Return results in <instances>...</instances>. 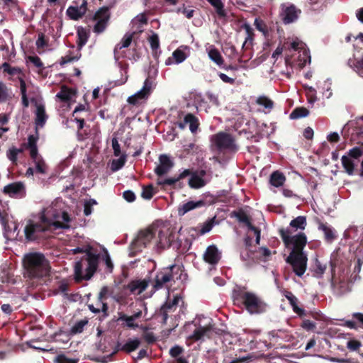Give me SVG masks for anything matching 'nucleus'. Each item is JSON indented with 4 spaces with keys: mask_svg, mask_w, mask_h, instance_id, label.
<instances>
[{
    "mask_svg": "<svg viewBox=\"0 0 363 363\" xmlns=\"http://www.w3.org/2000/svg\"><path fill=\"white\" fill-rule=\"evenodd\" d=\"M220 258L218 248L215 245H210L206 248L203 255V259L206 262L216 264L219 262Z\"/></svg>",
    "mask_w": 363,
    "mask_h": 363,
    "instance_id": "22",
    "label": "nucleus"
},
{
    "mask_svg": "<svg viewBox=\"0 0 363 363\" xmlns=\"http://www.w3.org/2000/svg\"><path fill=\"white\" fill-rule=\"evenodd\" d=\"M103 261L104 262L106 266L107 271L108 272H112L113 269V264L111 261V257L108 251L106 249L104 250Z\"/></svg>",
    "mask_w": 363,
    "mask_h": 363,
    "instance_id": "54",
    "label": "nucleus"
},
{
    "mask_svg": "<svg viewBox=\"0 0 363 363\" xmlns=\"http://www.w3.org/2000/svg\"><path fill=\"white\" fill-rule=\"evenodd\" d=\"M190 55V48L186 45L179 46L175 50L172 55V57H169L166 61L167 65H170L173 62L176 64L184 62Z\"/></svg>",
    "mask_w": 363,
    "mask_h": 363,
    "instance_id": "15",
    "label": "nucleus"
},
{
    "mask_svg": "<svg viewBox=\"0 0 363 363\" xmlns=\"http://www.w3.org/2000/svg\"><path fill=\"white\" fill-rule=\"evenodd\" d=\"M244 28L246 32L247 36L245 37V42L242 44V48L245 49L250 48L252 45L253 41V30L248 24L244 25Z\"/></svg>",
    "mask_w": 363,
    "mask_h": 363,
    "instance_id": "39",
    "label": "nucleus"
},
{
    "mask_svg": "<svg viewBox=\"0 0 363 363\" xmlns=\"http://www.w3.org/2000/svg\"><path fill=\"white\" fill-rule=\"evenodd\" d=\"M97 204V201L94 199H90L89 200L85 201L84 205V214L86 216L91 215L93 211V206Z\"/></svg>",
    "mask_w": 363,
    "mask_h": 363,
    "instance_id": "52",
    "label": "nucleus"
},
{
    "mask_svg": "<svg viewBox=\"0 0 363 363\" xmlns=\"http://www.w3.org/2000/svg\"><path fill=\"white\" fill-rule=\"evenodd\" d=\"M290 48L298 51V57L296 63L294 65L298 68H303L311 63V55L306 45L298 38H293L290 40Z\"/></svg>",
    "mask_w": 363,
    "mask_h": 363,
    "instance_id": "8",
    "label": "nucleus"
},
{
    "mask_svg": "<svg viewBox=\"0 0 363 363\" xmlns=\"http://www.w3.org/2000/svg\"><path fill=\"white\" fill-rule=\"evenodd\" d=\"M28 65H33L37 67H40L43 65L41 60L39 57L36 55H30L26 59Z\"/></svg>",
    "mask_w": 363,
    "mask_h": 363,
    "instance_id": "55",
    "label": "nucleus"
},
{
    "mask_svg": "<svg viewBox=\"0 0 363 363\" xmlns=\"http://www.w3.org/2000/svg\"><path fill=\"white\" fill-rule=\"evenodd\" d=\"M139 305L140 307L136 308L135 311H133L131 315H128L123 312H118L117 321L121 323L122 327L130 329H136L139 327V325L135 323V320L143 316L142 308L145 306V303L140 302Z\"/></svg>",
    "mask_w": 363,
    "mask_h": 363,
    "instance_id": "10",
    "label": "nucleus"
},
{
    "mask_svg": "<svg viewBox=\"0 0 363 363\" xmlns=\"http://www.w3.org/2000/svg\"><path fill=\"white\" fill-rule=\"evenodd\" d=\"M231 217H235L240 223H245L249 230H254L255 225L252 224L250 217L242 209L233 211L231 213Z\"/></svg>",
    "mask_w": 363,
    "mask_h": 363,
    "instance_id": "27",
    "label": "nucleus"
},
{
    "mask_svg": "<svg viewBox=\"0 0 363 363\" xmlns=\"http://www.w3.org/2000/svg\"><path fill=\"white\" fill-rule=\"evenodd\" d=\"M126 161V155H123L118 160H113L111 162V169L113 172H116L121 169Z\"/></svg>",
    "mask_w": 363,
    "mask_h": 363,
    "instance_id": "50",
    "label": "nucleus"
},
{
    "mask_svg": "<svg viewBox=\"0 0 363 363\" xmlns=\"http://www.w3.org/2000/svg\"><path fill=\"white\" fill-rule=\"evenodd\" d=\"M176 234L170 228L161 229L158 233L157 247L162 249L168 248L174 244Z\"/></svg>",
    "mask_w": 363,
    "mask_h": 363,
    "instance_id": "14",
    "label": "nucleus"
},
{
    "mask_svg": "<svg viewBox=\"0 0 363 363\" xmlns=\"http://www.w3.org/2000/svg\"><path fill=\"white\" fill-rule=\"evenodd\" d=\"M75 91L68 86L63 85L62 86L60 91L56 94V97L59 99L62 102L67 103L71 99Z\"/></svg>",
    "mask_w": 363,
    "mask_h": 363,
    "instance_id": "28",
    "label": "nucleus"
},
{
    "mask_svg": "<svg viewBox=\"0 0 363 363\" xmlns=\"http://www.w3.org/2000/svg\"><path fill=\"white\" fill-rule=\"evenodd\" d=\"M25 186L24 184L21 182H13L6 185L4 187L3 192L5 194H8L11 197L16 196L22 194L24 192Z\"/></svg>",
    "mask_w": 363,
    "mask_h": 363,
    "instance_id": "20",
    "label": "nucleus"
},
{
    "mask_svg": "<svg viewBox=\"0 0 363 363\" xmlns=\"http://www.w3.org/2000/svg\"><path fill=\"white\" fill-rule=\"evenodd\" d=\"M35 164V172L39 174H45L47 173L48 167L42 157L33 160Z\"/></svg>",
    "mask_w": 363,
    "mask_h": 363,
    "instance_id": "44",
    "label": "nucleus"
},
{
    "mask_svg": "<svg viewBox=\"0 0 363 363\" xmlns=\"http://www.w3.org/2000/svg\"><path fill=\"white\" fill-rule=\"evenodd\" d=\"M208 56L217 66H221L223 64V58L219 50L214 45H209L206 48Z\"/></svg>",
    "mask_w": 363,
    "mask_h": 363,
    "instance_id": "26",
    "label": "nucleus"
},
{
    "mask_svg": "<svg viewBox=\"0 0 363 363\" xmlns=\"http://www.w3.org/2000/svg\"><path fill=\"white\" fill-rule=\"evenodd\" d=\"M88 324L86 319H82L77 321L71 328L72 334H79L83 332L84 328Z\"/></svg>",
    "mask_w": 363,
    "mask_h": 363,
    "instance_id": "47",
    "label": "nucleus"
},
{
    "mask_svg": "<svg viewBox=\"0 0 363 363\" xmlns=\"http://www.w3.org/2000/svg\"><path fill=\"white\" fill-rule=\"evenodd\" d=\"M9 98V91L6 86L0 82V102H5Z\"/></svg>",
    "mask_w": 363,
    "mask_h": 363,
    "instance_id": "61",
    "label": "nucleus"
},
{
    "mask_svg": "<svg viewBox=\"0 0 363 363\" xmlns=\"http://www.w3.org/2000/svg\"><path fill=\"white\" fill-rule=\"evenodd\" d=\"M179 273V277H176L177 279L180 278L182 274L180 267L176 264H172L167 267L161 269L156 273L154 282L152 284L154 291L160 290L164 287V286L172 281H174L175 275Z\"/></svg>",
    "mask_w": 363,
    "mask_h": 363,
    "instance_id": "7",
    "label": "nucleus"
},
{
    "mask_svg": "<svg viewBox=\"0 0 363 363\" xmlns=\"http://www.w3.org/2000/svg\"><path fill=\"white\" fill-rule=\"evenodd\" d=\"M347 156L350 157L354 161L356 160H358L359 157L363 156V148L361 147H354L347 152Z\"/></svg>",
    "mask_w": 363,
    "mask_h": 363,
    "instance_id": "49",
    "label": "nucleus"
},
{
    "mask_svg": "<svg viewBox=\"0 0 363 363\" xmlns=\"http://www.w3.org/2000/svg\"><path fill=\"white\" fill-rule=\"evenodd\" d=\"M149 279H135L132 280L129 284L125 286V289H128L131 293L137 292L138 294H141L146 290L149 285Z\"/></svg>",
    "mask_w": 363,
    "mask_h": 363,
    "instance_id": "18",
    "label": "nucleus"
},
{
    "mask_svg": "<svg viewBox=\"0 0 363 363\" xmlns=\"http://www.w3.org/2000/svg\"><path fill=\"white\" fill-rule=\"evenodd\" d=\"M140 345V340L138 338L128 339L127 342L123 345V352L128 354L136 350Z\"/></svg>",
    "mask_w": 363,
    "mask_h": 363,
    "instance_id": "35",
    "label": "nucleus"
},
{
    "mask_svg": "<svg viewBox=\"0 0 363 363\" xmlns=\"http://www.w3.org/2000/svg\"><path fill=\"white\" fill-rule=\"evenodd\" d=\"M52 225L63 227L59 221H52L48 218L44 213L40 217V221L35 223L28 220L24 228L25 237L28 241H35L40 238L41 234L50 229Z\"/></svg>",
    "mask_w": 363,
    "mask_h": 363,
    "instance_id": "5",
    "label": "nucleus"
},
{
    "mask_svg": "<svg viewBox=\"0 0 363 363\" xmlns=\"http://www.w3.org/2000/svg\"><path fill=\"white\" fill-rule=\"evenodd\" d=\"M291 231L289 229L282 228L279 230V234L284 246L291 250L285 261L290 264L293 272L297 277H301L307 269L308 256L303 251L307 244V237L303 232L294 236H291Z\"/></svg>",
    "mask_w": 363,
    "mask_h": 363,
    "instance_id": "1",
    "label": "nucleus"
},
{
    "mask_svg": "<svg viewBox=\"0 0 363 363\" xmlns=\"http://www.w3.org/2000/svg\"><path fill=\"white\" fill-rule=\"evenodd\" d=\"M214 219H215V218H213L211 219L210 220H208L203 223L201 229L200 230L201 235H203V234L209 232L212 229V228L213 226Z\"/></svg>",
    "mask_w": 363,
    "mask_h": 363,
    "instance_id": "63",
    "label": "nucleus"
},
{
    "mask_svg": "<svg viewBox=\"0 0 363 363\" xmlns=\"http://www.w3.org/2000/svg\"><path fill=\"white\" fill-rule=\"evenodd\" d=\"M169 313H170L167 311H165L162 307L160 308L159 311H157L156 312V315L161 318V320H160V322L162 325H166L167 324V319L169 318Z\"/></svg>",
    "mask_w": 363,
    "mask_h": 363,
    "instance_id": "58",
    "label": "nucleus"
},
{
    "mask_svg": "<svg viewBox=\"0 0 363 363\" xmlns=\"http://www.w3.org/2000/svg\"><path fill=\"white\" fill-rule=\"evenodd\" d=\"M355 128L358 136L363 138V116L357 120Z\"/></svg>",
    "mask_w": 363,
    "mask_h": 363,
    "instance_id": "64",
    "label": "nucleus"
},
{
    "mask_svg": "<svg viewBox=\"0 0 363 363\" xmlns=\"http://www.w3.org/2000/svg\"><path fill=\"white\" fill-rule=\"evenodd\" d=\"M4 231L7 233L11 234L17 231L18 224L16 221L9 222V218L6 220V223L1 224Z\"/></svg>",
    "mask_w": 363,
    "mask_h": 363,
    "instance_id": "48",
    "label": "nucleus"
},
{
    "mask_svg": "<svg viewBox=\"0 0 363 363\" xmlns=\"http://www.w3.org/2000/svg\"><path fill=\"white\" fill-rule=\"evenodd\" d=\"M133 33H127L124 35L123 38L121 39V42L118 43L114 49V53L116 56L118 55V50H121L122 48H128L133 40Z\"/></svg>",
    "mask_w": 363,
    "mask_h": 363,
    "instance_id": "33",
    "label": "nucleus"
},
{
    "mask_svg": "<svg viewBox=\"0 0 363 363\" xmlns=\"http://www.w3.org/2000/svg\"><path fill=\"white\" fill-rule=\"evenodd\" d=\"M22 152L23 149L16 148V147L12 146L6 151V157L13 164H16L18 160V155Z\"/></svg>",
    "mask_w": 363,
    "mask_h": 363,
    "instance_id": "43",
    "label": "nucleus"
},
{
    "mask_svg": "<svg viewBox=\"0 0 363 363\" xmlns=\"http://www.w3.org/2000/svg\"><path fill=\"white\" fill-rule=\"evenodd\" d=\"M301 326L307 331H314L316 328L315 323L308 319H303Z\"/></svg>",
    "mask_w": 363,
    "mask_h": 363,
    "instance_id": "57",
    "label": "nucleus"
},
{
    "mask_svg": "<svg viewBox=\"0 0 363 363\" xmlns=\"http://www.w3.org/2000/svg\"><path fill=\"white\" fill-rule=\"evenodd\" d=\"M79 5H72L67 9V15L72 20L81 18L86 11V1L79 0Z\"/></svg>",
    "mask_w": 363,
    "mask_h": 363,
    "instance_id": "16",
    "label": "nucleus"
},
{
    "mask_svg": "<svg viewBox=\"0 0 363 363\" xmlns=\"http://www.w3.org/2000/svg\"><path fill=\"white\" fill-rule=\"evenodd\" d=\"M212 6L214 7L218 16L220 18L226 16V12L224 9L223 4L221 0H207Z\"/></svg>",
    "mask_w": 363,
    "mask_h": 363,
    "instance_id": "41",
    "label": "nucleus"
},
{
    "mask_svg": "<svg viewBox=\"0 0 363 363\" xmlns=\"http://www.w3.org/2000/svg\"><path fill=\"white\" fill-rule=\"evenodd\" d=\"M255 26L256 28L259 31L262 32L264 35H266L267 34V33H268L267 28L263 21H262L259 18H255Z\"/></svg>",
    "mask_w": 363,
    "mask_h": 363,
    "instance_id": "60",
    "label": "nucleus"
},
{
    "mask_svg": "<svg viewBox=\"0 0 363 363\" xmlns=\"http://www.w3.org/2000/svg\"><path fill=\"white\" fill-rule=\"evenodd\" d=\"M362 346L360 341L357 340H350L347 342V347L350 351H357Z\"/></svg>",
    "mask_w": 363,
    "mask_h": 363,
    "instance_id": "59",
    "label": "nucleus"
},
{
    "mask_svg": "<svg viewBox=\"0 0 363 363\" xmlns=\"http://www.w3.org/2000/svg\"><path fill=\"white\" fill-rule=\"evenodd\" d=\"M47 115L45 113V107L43 105H38L36 108V119L35 123L38 125L43 126L46 120H47Z\"/></svg>",
    "mask_w": 363,
    "mask_h": 363,
    "instance_id": "38",
    "label": "nucleus"
},
{
    "mask_svg": "<svg viewBox=\"0 0 363 363\" xmlns=\"http://www.w3.org/2000/svg\"><path fill=\"white\" fill-rule=\"evenodd\" d=\"M36 47L38 50H43L47 46L48 42L45 38V35L43 33L38 35V38L35 43Z\"/></svg>",
    "mask_w": 363,
    "mask_h": 363,
    "instance_id": "62",
    "label": "nucleus"
},
{
    "mask_svg": "<svg viewBox=\"0 0 363 363\" xmlns=\"http://www.w3.org/2000/svg\"><path fill=\"white\" fill-rule=\"evenodd\" d=\"M341 162L345 172L348 175H353L357 165L355 161L347 155H343L341 158Z\"/></svg>",
    "mask_w": 363,
    "mask_h": 363,
    "instance_id": "29",
    "label": "nucleus"
},
{
    "mask_svg": "<svg viewBox=\"0 0 363 363\" xmlns=\"http://www.w3.org/2000/svg\"><path fill=\"white\" fill-rule=\"evenodd\" d=\"M233 299L235 305L243 306L250 314L265 313L268 306L262 297L245 289L234 290Z\"/></svg>",
    "mask_w": 363,
    "mask_h": 363,
    "instance_id": "3",
    "label": "nucleus"
},
{
    "mask_svg": "<svg viewBox=\"0 0 363 363\" xmlns=\"http://www.w3.org/2000/svg\"><path fill=\"white\" fill-rule=\"evenodd\" d=\"M77 45L79 48H82L87 42L89 38V31L82 27L77 28Z\"/></svg>",
    "mask_w": 363,
    "mask_h": 363,
    "instance_id": "36",
    "label": "nucleus"
},
{
    "mask_svg": "<svg viewBox=\"0 0 363 363\" xmlns=\"http://www.w3.org/2000/svg\"><path fill=\"white\" fill-rule=\"evenodd\" d=\"M304 89L306 91V96L308 103L313 104L317 100L316 91L312 86H304Z\"/></svg>",
    "mask_w": 363,
    "mask_h": 363,
    "instance_id": "53",
    "label": "nucleus"
},
{
    "mask_svg": "<svg viewBox=\"0 0 363 363\" xmlns=\"http://www.w3.org/2000/svg\"><path fill=\"white\" fill-rule=\"evenodd\" d=\"M155 233L152 230L147 229L140 232L138 238L132 242L131 250L133 253L142 251V249L146 247L147 245L154 238Z\"/></svg>",
    "mask_w": 363,
    "mask_h": 363,
    "instance_id": "12",
    "label": "nucleus"
},
{
    "mask_svg": "<svg viewBox=\"0 0 363 363\" xmlns=\"http://www.w3.org/2000/svg\"><path fill=\"white\" fill-rule=\"evenodd\" d=\"M318 230L324 233L325 238L327 241H332L335 238V235L330 226L327 223H322L320 220H318Z\"/></svg>",
    "mask_w": 363,
    "mask_h": 363,
    "instance_id": "31",
    "label": "nucleus"
},
{
    "mask_svg": "<svg viewBox=\"0 0 363 363\" xmlns=\"http://www.w3.org/2000/svg\"><path fill=\"white\" fill-rule=\"evenodd\" d=\"M285 181L284 174L279 171H275L270 175L269 183L275 187L281 186Z\"/></svg>",
    "mask_w": 363,
    "mask_h": 363,
    "instance_id": "32",
    "label": "nucleus"
},
{
    "mask_svg": "<svg viewBox=\"0 0 363 363\" xmlns=\"http://www.w3.org/2000/svg\"><path fill=\"white\" fill-rule=\"evenodd\" d=\"M219 77L223 82L227 84H235L241 83L240 80H238L237 76L235 73H232L230 76L223 73H220Z\"/></svg>",
    "mask_w": 363,
    "mask_h": 363,
    "instance_id": "45",
    "label": "nucleus"
},
{
    "mask_svg": "<svg viewBox=\"0 0 363 363\" xmlns=\"http://www.w3.org/2000/svg\"><path fill=\"white\" fill-rule=\"evenodd\" d=\"M55 361L56 363H77L78 359L69 358L66 355L61 354L56 357Z\"/></svg>",
    "mask_w": 363,
    "mask_h": 363,
    "instance_id": "56",
    "label": "nucleus"
},
{
    "mask_svg": "<svg viewBox=\"0 0 363 363\" xmlns=\"http://www.w3.org/2000/svg\"><path fill=\"white\" fill-rule=\"evenodd\" d=\"M307 225V220L306 217L303 216H299L296 217V218L291 220L289 223V227L286 228V229H289L291 231V233L290 234L291 236L293 234V233L301 230H305L306 227Z\"/></svg>",
    "mask_w": 363,
    "mask_h": 363,
    "instance_id": "24",
    "label": "nucleus"
},
{
    "mask_svg": "<svg viewBox=\"0 0 363 363\" xmlns=\"http://www.w3.org/2000/svg\"><path fill=\"white\" fill-rule=\"evenodd\" d=\"M181 299L182 298L180 296L176 295L174 296L172 300L166 301L161 307L165 311L169 313H172L176 310L177 306Z\"/></svg>",
    "mask_w": 363,
    "mask_h": 363,
    "instance_id": "37",
    "label": "nucleus"
},
{
    "mask_svg": "<svg viewBox=\"0 0 363 363\" xmlns=\"http://www.w3.org/2000/svg\"><path fill=\"white\" fill-rule=\"evenodd\" d=\"M206 206V202L203 200H199L198 201H190L182 205H180L178 208V215L183 216L184 214L190 211L195 208H201Z\"/></svg>",
    "mask_w": 363,
    "mask_h": 363,
    "instance_id": "21",
    "label": "nucleus"
},
{
    "mask_svg": "<svg viewBox=\"0 0 363 363\" xmlns=\"http://www.w3.org/2000/svg\"><path fill=\"white\" fill-rule=\"evenodd\" d=\"M211 332L210 327H198L196 328L193 333L189 336L188 339L194 342L201 340L204 336L208 335V333Z\"/></svg>",
    "mask_w": 363,
    "mask_h": 363,
    "instance_id": "30",
    "label": "nucleus"
},
{
    "mask_svg": "<svg viewBox=\"0 0 363 363\" xmlns=\"http://www.w3.org/2000/svg\"><path fill=\"white\" fill-rule=\"evenodd\" d=\"M327 269V264L322 262L320 259H315V264L313 266V272L314 275L318 277H322L323 274L325 273Z\"/></svg>",
    "mask_w": 363,
    "mask_h": 363,
    "instance_id": "40",
    "label": "nucleus"
},
{
    "mask_svg": "<svg viewBox=\"0 0 363 363\" xmlns=\"http://www.w3.org/2000/svg\"><path fill=\"white\" fill-rule=\"evenodd\" d=\"M74 255L84 253L80 260L74 266L75 279L77 281L90 279L97 269L99 255L93 253L92 248L88 246L86 248L77 247L72 250Z\"/></svg>",
    "mask_w": 363,
    "mask_h": 363,
    "instance_id": "2",
    "label": "nucleus"
},
{
    "mask_svg": "<svg viewBox=\"0 0 363 363\" xmlns=\"http://www.w3.org/2000/svg\"><path fill=\"white\" fill-rule=\"evenodd\" d=\"M309 114V111L305 107H297L294 108L290 113L291 119H298L303 117H306Z\"/></svg>",
    "mask_w": 363,
    "mask_h": 363,
    "instance_id": "42",
    "label": "nucleus"
},
{
    "mask_svg": "<svg viewBox=\"0 0 363 363\" xmlns=\"http://www.w3.org/2000/svg\"><path fill=\"white\" fill-rule=\"evenodd\" d=\"M160 164L155 169V174L161 177L166 174L173 167L174 162L167 155H161L159 157Z\"/></svg>",
    "mask_w": 363,
    "mask_h": 363,
    "instance_id": "17",
    "label": "nucleus"
},
{
    "mask_svg": "<svg viewBox=\"0 0 363 363\" xmlns=\"http://www.w3.org/2000/svg\"><path fill=\"white\" fill-rule=\"evenodd\" d=\"M211 142L218 152L237 150L235 139L229 133L220 132L212 137Z\"/></svg>",
    "mask_w": 363,
    "mask_h": 363,
    "instance_id": "9",
    "label": "nucleus"
},
{
    "mask_svg": "<svg viewBox=\"0 0 363 363\" xmlns=\"http://www.w3.org/2000/svg\"><path fill=\"white\" fill-rule=\"evenodd\" d=\"M281 11L279 16L285 24H289L295 22L299 17L301 11L294 4L290 3H284L281 4Z\"/></svg>",
    "mask_w": 363,
    "mask_h": 363,
    "instance_id": "11",
    "label": "nucleus"
},
{
    "mask_svg": "<svg viewBox=\"0 0 363 363\" xmlns=\"http://www.w3.org/2000/svg\"><path fill=\"white\" fill-rule=\"evenodd\" d=\"M110 18V13L107 9H100L94 15L96 23L94 26V32L101 33L106 29L108 21Z\"/></svg>",
    "mask_w": 363,
    "mask_h": 363,
    "instance_id": "13",
    "label": "nucleus"
},
{
    "mask_svg": "<svg viewBox=\"0 0 363 363\" xmlns=\"http://www.w3.org/2000/svg\"><path fill=\"white\" fill-rule=\"evenodd\" d=\"M23 263L28 276L30 278L43 277L49 274V262L42 253L26 254L23 257Z\"/></svg>",
    "mask_w": 363,
    "mask_h": 363,
    "instance_id": "4",
    "label": "nucleus"
},
{
    "mask_svg": "<svg viewBox=\"0 0 363 363\" xmlns=\"http://www.w3.org/2000/svg\"><path fill=\"white\" fill-rule=\"evenodd\" d=\"M284 296L289 301L290 305L292 306L293 311L300 317L304 318L307 315V312L298 306V298L293 294L291 291L285 290Z\"/></svg>",
    "mask_w": 363,
    "mask_h": 363,
    "instance_id": "19",
    "label": "nucleus"
},
{
    "mask_svg": "<svg viewBox=\"0 0 363 363\" xmlns=\"http://www.w3.org/2000/svg\"><path fill=\"white\" fill-rule=\"evenodd\" d=\"M191 174V169H186L183 170L178 176L172 178H167L163 180H158L157 184L160 186H172L177 182H179L182 179L187 177Z\"/></svg>",
    "mask_w": 363,
    "mask_h": 363,
    "instance_id": "25",
    "label": "nucleus"
},
{
    "mask_svg": "<svg viewBox=\"0 0 363 363\" xmlns=\"http://www.w3.org/2000/svg\"><path fill=\"white\" fill-rule=\"evenodd\" d=\"M256 103L267 109H272L274 106V102L265 96H259L256 100Z\"/></svg>",
    "mask_w": 363,
    "mask_h": 363,
    "instance_id": "46",
    "label": "nucleus"
},
{
    "mask_svg": "<svg viewBox=\"0 0 363 363\" xmlns=\"http://www.w3.org/2000/svg\"><path fill=\"white\" fill-rule=\"evenodd\" d=\"M155 188L152 184L143 187L141 196L145 199H151L155 195Z\"/></svg>",
    "mask_w": 363,
    "mask_h": 363,
    "instance_id": "51",
    "label": "nucleus"
},
{
    "mask_svg": "<svg viewBox=\"0 0 363 363\" xmlns=\"http://www.w3.org/2000/svg\"><path fill=\"white\" fill-rule=\"evenodd\" d=\"M184 123L189 125V129L191 133H194L196 132L199 122L198 118L192 113H187L184 116Z\"/></svg>",
    "mask_w": 363,
    "mask_h": 363,
    "instance_id": "34",
    "label": "nucleus"
},
{
    "mask_svg": "<svg viewBox=\"0 0 363 363\" xmlns=\"http://www.w3.org/2000/svg\"><path fill=\"white\" fill-rule=\"evenodd\" d=\"M205 174H206L205 171L202 170L201 172V176H199L196 172H193L191 169V174L189 176V177H190L189 182H188L189 186L191 189H195L203 187L206 185V182L202 178V177L204 176Z\"/></svg>",
    "mask_w": 363,
    "mask_h": 363,
    "instance_id": "23",
    "label": "nucleus"
},
{
    "mask_svg": "<svg viewBox=\"0 0 363 363\" xmlns=\"http://www.w3.org/2000/svg\"><path fill=\"white\" fill-rule=\"evenodd\" d=\"M157 69H147V77L144 82L143 88L135 94L129 96L127 101L132 105L138 106L143 101L146 100L150 96L152 89L155 86V79L157 76Z\"/></svg>",
    "mask_w": 363,
    "mask_h": 363,
    "instance_id": "6",
    "label": "nucleus"
}]
</instances>
